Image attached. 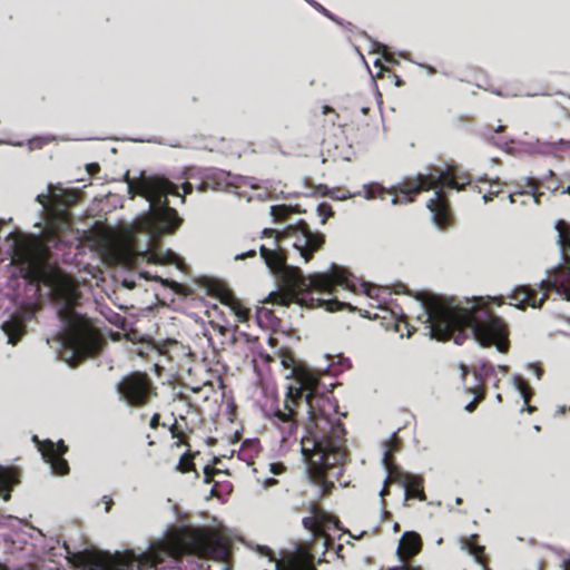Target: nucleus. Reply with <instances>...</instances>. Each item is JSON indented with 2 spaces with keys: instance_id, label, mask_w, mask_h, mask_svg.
<instances>
[{
  "instance_id": "obj_7",
  "label": "nucleus",
  "mask_w": 570,
  "mask_h": 570,
  "mask_svg": "<svg viewBox=\"0 0 570 570\" xmlns=\"http://www.w3.org/2000/svg\"><path fill=\"white\" fill-rule=\"evenodd\" d=\"M469 180L459 181L455 174H445L438 169H432L428 175L419 174L389 189L390 194L395 195L391 199L392 205L409 204L413 200L411 193L435 189L434 196L429 199L426 207L431 212L432 220L438 228H445L450 222V210L444 198L443 186L462 190Z\"/></svg>"
},
{
  "instance_id": "obj_42",
  "label": "nucleus",
  "mask_w": 570,
  "mask_h": 570,
  "mask_svg": "<svg viewBox=\"0 0 570 570\" xmlns=\"http://www.w3.org/2000/svg\"><path fill=\"white\" fill-rule=\"evenodd\" d=\"M561 194L562 195H570V186L566 187L564 189L561 190Z\"/></svg>"
},
{
  "instance_id": "obj_55",
  "label": "nucleus",
  "mask_w": 570,
  "mask_h": 570,
  "mask_svg": "<svg viewBox=\"0 0 570 570\" xmlns=\"http://www.w3.org/2000/svg\"><path fill=\"white\" fill-rule=\"evenodd\" d=\"M0 570H7L4 566L0 564Z\"/></svg>"
},
{
  "instance_id": "obj_50",
  "label": "nucleus",
  "mask_w": 570,
  "mask_h": 570,
  "mask_svg": "<svg viewBox=\"0 0 570 570\" xmlns=\"http://www.w3.org/2000/svg\"><path fill=\"white\" fill-rule=\"evenodd\" d=\"M426 71L432 72V67L425 66Z\"/></svg>"
},
{
  "instance_id": "obj_19",
  "label": "nucleus",
  "mask_w": 570,
  "mask_h": 570,
  "mask_svg": "<svg viewBox=\"0 0 570 570\" xmlns=\"http://www.w3.org/2000/svg\"><path fill=\"white\" fill-rule=\"evenodd\" d=\"M511 382L514 389L519 392L520 396L523 399L524 405H527V411L532 413L535 410V407L529 405L530 394L527 391V386L523 380L520 376H513Z\"/></svg>"
},
{
  "instance_id": "obj_27",
  "label": "nucleus",
  "mask_w": 570,
  "mask_h": 570,
  "mask_svg": "<svg viewBox=\"0 0 570 570\" xmlns=\"http://www.w3.org/2000/svg\"><path fill=\"white\" fill-rule=\"evenodd\" d=\"M318 214L323 217L322 223L324 224L326 218L332 216V208L328 205L322 204L318 206Z\"/></svg>"
},
{
  "instance_id": "obj_15",
  "label": "nucleus",
  "mask_w": 570,
  "mask_h": 570,
  "mask_svg": "<svg viewBox=\"0 0 570 570\" xmlns=\"http://www.w3.org/2000/svg\"><path fill=\"white\" fill-rule=\"evenodd\" d=\"M421 550V538L415 532H405L397 547V554L402 559H406L417 554Z\"/></svg>"
},
{
  "instance_id": "obj_10",
  "label": "nucleus",
  "mask_w": 570,
  "mask_h": 570,
  "mask_svg": "<svg viewBox=\"0 0 570 570\" xmlns=\"http://www.w3.org/2000/svg\"><path fill=\"white\" fill-rule=\"evenodd\" d=\"M117 391L119 400L127 405H142L155 395L150 380L142 373L124 376L117 384Z\"/></svg>"
},
{
  "instance_id": "obj_22",
  "label": "nucleus",
  "mask_w": 570,
  "mask_h": 570,
  "mask_svg": "<svg viewBox=\"0 0 570 570\" xmlns=\"http://www.w3.org/2000/svg\"><path fill=\"white\" fill-rule=\"evenodd\" d=\"M469 392H470L471 394H473V401H471L470 403H468V404L465 405V407H464V409H465V411H468V412H472V411H474V409H475V403H476V401L481 400V399H482V396H483V391H482V387H481V383H480V382H478L475 386L470 387V389H469Z\"/></svg>"
},
{
  "instance_id": "obj_40",
  "label": "nucleus",
  "mask_w": 570,
  "mask_h": 570,
  "mask_svg": "<svg viewBox=\"0 0 570 570\" xmlns=\"http://www.w3.org/2000/svg\"><path fill=\"white\" fill-rule=\"evenodd\" d=\"M209 470H210L209 466H206L205 470H204L205 475H206L205 476V482H209V474H210Z\"/></svg>"
},
{
  "instance_id": "obj_51",
  "label": "nucleus",
  "mask_w": 570,
  "mask_h": 570,
  "mask_svg": "<svg viewBox=\"0 0 570 570\" xmlns=\"http://www.w3.org/2000/svg\"><path fill=\"white\" fill-rule=\"evenodd\" d=\"M402 81L400 79L396 80L395 85L401 86Z\"/></svg>"
},
{
  "instance_id": "obj_49",
  "label": "nucleus",
  "mask_w": 570,
  "mask_h": 570,
  "mask_svg": "<svg viewBox=\"0 0 570 570\" xmlns=\"http://www.w3.org/2000/svg\"><path fill=\"white\" fill-rule=\"evenodd\" d=\"M508 198H509V202H510V203H514V197H513V195H509V197H508Z\"/></svg>"
},
{
  "instance_id": "obj_31",
  "label": "nucleus",
  "mask_w": 570,
  "mask_h": 570,
  "mask_svg": "<svg viewBox=\"0 0 570 570\" xmlns=\"http://www.w3.org/2000/svg\"><path fill=\"white\" fill-rule=\"evenodd\" d=\"M374 66H375L376 68H379V72H377V75H376V76H372V78H374V77H381V76H382V73H383L384 71H387V68H386V67L381 62V58H377V59L374 61Z\"/></svg>"
},
{
  "instance_id": "obj_39",
  "label": "nucleus",
  "mask_w": 570,
  "mask_h": 570,
  "mask_svg": "<svg viewBox=\"0 0 570 570\" xmlns=\"http://www.w3.org/2000/svg\"><path fill=\"white\" fill-rule=\"evenodd\" d=\"M215 330H217L219 332V334L224 335L225 332H226V327L222 326V325H217L215 326Z\"/></svg>"
},
{
  "instance_id": "obj_25",
  "label": "nucleus",
  "mask_w": 570,
  "mask_h": 570,
  "mask_svg": "<svg viewBox=\"0 0 570 570\" xmlns=\"http://www.w3.org/2000/svg\"><path fill=\"white\" fill-rule=\"evenodd\" d=\"M269 212L274 219H279V218L286 216L287 213L289 212V209L287 206H284V205H275V206H271Z\"/></svg>"
},
{
  "instance_id": "obj_54",
  "label": "nucleus",
  "mask_w": 570,
  "mask_h": 570,
  "mask_svg": "<svg viewBox=\"0 0 570 570\" xmlns=\"http://www.w3.org/2000/svg\"><path fill=\"white\" fill-rule=\"evenodd\" d=\"M156 281L164 282L160 277H155Z\"/></svg>"
},
{
  "instance_id": "obj_32",
  "label": "nucleus",
  "mask_w": 570,
  "mask_h": 570,
  "mask_svg": "<svg viewBox=\"0 0 570 570\" xmlns=\"http://www.w3.org/2000/svg\"><path fill=\"white\" fill-rule=\"evenodd\" d=\"M255 255H256V252H255L254 249H252V250H248V252H246V253H243V254H238V255H236V256H235V259H236V261H237V259H243V258H245V257H253V256H255Z\"/></svg>"
},
{
  "instance_id": "obj_46",
  "label": "nucleus",
  "mask_w": 570,
  "mask_h": 570,
  "mask_svg": "<svg viewBox=\"0 0 570 570\" xmlns=\"http://www.w3.org/2000/svg\"><path fill=\"white\" fill-rule=\"evenodd\" d=\"M566 411H567V407H566V406H560V407L558 409V412H560V413H562V414H564V413H566Z\"/></svg>"
},
{
  "instance_id": "obj_30",
  "label": "nucleus",
  "mask_w": 570,
  "mask_h": 570,
  "mask_svg": "<svg viewBox=\"0 0 570 570\" xmlns=\"http://www.w3.org/2000/svg\"><path fill=\"white\" fill-rule=\"evenodd\" d=\"M311 6H313L317 11H320L321 13H323L324 16L326 17H330L331 18V14L330 12L323 7L321 6L320 3L313 1V0H306Z\"/></svg>"
},
{
  "instance_id": "obj_48",
  "label": "nucleus",
  "mask_w": 570,
  "mask_h": 570,
  "mask_svg": "<svg viewBox=\"0 0 570 570\" xmlns=\"http://www.w3.org/2000/svg\"><path fill=\"white\" fill-rule=\"evenodd\" d=\"M500 371H501L502 374H505V372H507L505 366H500Z\"/></svg>"
},
{
  "instance_id": "obj_41",
  "label": "nucleus",
  "mask_w": 570,
  "mask_h": 570,
  "mask_svg": "<svg viewBox=\"0 0 570 570\" xmlns=\"http://www.w3.org/2000/svg\"><path fill=\"white\" fill-rule=\"evenodd\" d=\"M529 196H531L533 198V202L535 204H539V195H535V194L531 193V194H529Z\"/></svg>"
},
{
  "instance_id": "obj_34",
  "label": "nucleus",
  "mask_w": 570,
  "mask_h": 570,
  "mask_svg": "<svg viewBox=\"0 0 570 570\" xmlns=\"http://www.w3.org/2000/svg\"><path fill=\"white\" fill-rule=\"evenodd\" d=\"M158 421H159V414H154L150 419V422H149V425L151 429H155L158 426Z\"/></svg>"
},
{
  "instance_id": "obj_38",
  "label": "nucleus",
  "mask_w": 570,
  "mask_h": 570,
  "mask_svg": "<svg viewBox=\"0 0 570 570\" xmlns=\"http://www.w3.org/2000/svg\"><path fill=\"white\" fill-rule=\"evenodd\" d=\"M99 168L98 164H89L87 165V169L89 171L97 170Z\"/></svg>"
},
{
  "instance_id": "obj_8",
  "label": "nucleus",
  "mask_w": 570,
  "mask_h": 570,
  "mask_svg": "<svg viewBox=\"0 0 570 570\" xmlns=\"http://www.w3.org/2000/svg\"><path fill=\"white\" fill-rule=\"evenodd\" d=\"M558 232L557 244L561 254L563 267L557 268L547 281L540 284V291L530 286H519L510 295V304L524 308L531 306L538 308L547 297V289L552 288L561 298L570 301V237L567 234L563 222L556 224Z\"/></svg>"
},
{
  "instance_id": "obj_9",
  "label": "nucleus",
  "mask_w": 570,
  "mask_h": 570,
  "mask_svg": "<svg viewBox=\"0 0 570 570\" xmlns=\"http://www.w3.org/2000/svg\"><path fill=\"white\" fill-rule=\"evenodd\" d=\"M395 448L396 439L393 435L390 442L385 444V449L381 459L383 468L389 473V478L394 479L395 482H399L404 487V501H407L411 498H417L419 500L424 501L425 494L422 489L421 478L404 473L392 463L391 455Z\"/></svg>"
},
{
  "instance_id": "obj_14",
  "label": "nucleus",
  "mask_w": 570,
  "mask_h": 570,
  "mask_svg": "<svg viewBox=\"0 0 570 570\" xmlns=\"http://www.w3.org/2000/svg\"><path fill=\"white\" fill-rule=\"evenodd\" d=\"M213 294L219 302L226 305L235 315L238 323H245L248 320V311L244 308L240 303L232 295V293L220 285L213 288Z\"/></svg>"
},
{
  "instance_id": "obj_3",
  "label": "nucleus",
  "mask_w": 570,
  "mask_h": 570,
  "mask_svg": "<svg viewBox=\"0 0 570 570\" xmlns=\"http://www.w3.org/2000/svg\"><path fill=\"white\" fill-rule=\"evenodd\" d=\"M282 363L289 370L286 379L291 382L286 387L284 409L273 413L272 423L281 431L282 440L285 441L296 429V404L305 402L308 415L306 430L311 439L304 442L302 452L311 464V481L327 492L333 487L327 470L335 469L345 461L342 440L344 430L340 424L331 423L323 413H318L314 403L320 382L318 373L307 364L295 362L291 357L283 358Z\"/></svg>"
},
{
  "instance_id": "obj_17",
  "label": "nucleus",
  "mask_w": 570,
  "mask_h": 570,
  "mask_svg": "<svg viewBox=\"0 0 570 570\" xmlns=\"http://www.w3.org/2000/svg\"><path fill=\"white\" fill-rule=\"evenodd\" d=\"M461 549L472 557L476 562L482 561L484 548L476 543V535H471L461 541Z\"/></svg>"
},
{
  "instance_id": "obj_52",
  "label": "nucleus",
  "mask_w": 570,
  "mask_h": 570,
  "mask_svg": "<svg viewBox=\"0 0 570 570\" xmlns=\"http://www.w3.org/2000/svg\"><path fill=\"white\" fill-rule=\"evenodd\" d=\"M455 502H456V504H460L462 502V500L460 498H456Z\"/></svg>"
},
{
  "instance_id": "obj_1",
  "label": "nucleus",
  "mask_w": 570,
  "mask_h": 570,
  "mask_svg": "<svg viewBox=\"0 0 570 570\" xmlns=\"http://www.w3.org/2000/svg\"><path fill=\"white\" fill-rule=\"evenodd\" d=\"M79 197L76 189L49 185L46 193L37 195L42 219L35 224L40 235L12 232L7 236L11 263L19 267L30 283H42L49 288L51 301L62 323L56 338L59 357L73 366L92 356L102 340L89 318L76 311L79 293L72 278L47 263L50 246L59 242L58 233L68 230L71 215L68 208Z\"/></svg>"
},
{
  "instance_id": "obj_4",
  "label": "nucleus",
  "mask_w": 570,
  "mask_h": 570,
  "mask_svg": "<svg viewBox=\"0 0 570 570\" xmlns=\"http://www.w3.org/2000/svg\"><path fill=\"white\" fill-rule=\"evenodd\" d=\"M122 179L130 198L144 197L149 205L146 213L107 237V255L125 266L135 264L137 257L141 256L150 263L173 264L181 268L183 263L174 252L154 248L160 236L171 234L181 222L167 202L168 195H179L177 187L163 177L145 174L130 177L126 171Z\"/></svg>"
},
{
  "instance_id": "obj_36",
  "label": "nucleus",
  "mask_w": 570,
  "mask_h": 570,
  "mask_svg": "<svg viewBox=\"0 0 570 570\" xmlns=\"http://www.w3.org/2000/svg\"><path fill=\"white\" fill-rule=\"evenodd\" d=\"M183 188H184V191H185L186 194H189V193H191V190H193V185H191V184H189V183H185V184H184V186H183Z\"/></svg>"
},
{
  "instance_id": "obj_13",
  "label": "nucleus",
  "mask_w": 570,
  "mask_h": 570,
  "mask_svg": "<svg viewBox=\"0 0 570 570\" xmlns=\"http://www.w3.org/2000/svg\"><path fill=\"white\" fill-rule=\"evenodd\" d=\"M274 570H314L313 558L306 550L298 549L275 560Z\"/></svg>"
},
{
  "instance_id": "obj_56",
  "label": "nucleus",
  "mask_w": 570,
  "mask_h": 570,
  "mask_svg": "<svg viewBox=\"0 0 570 570\" xmlns=\"http://www.w3.org/2000/svg\"><path fill=\"white\" fill-rule=\"evenodd\" d=\"M328 110V107H324V114H326Z\"/></svg>"
},
{
  "instance_id": "obj_37",
  "label": "nucleus",
  "mask_w": 570,
  "mask_h": 570,
  "mask_svg": "<svg viewBox=\"0 0 570 570\" xmlns=\"http://www.w3.org/2000/svg\"><path fill=\"white\" fill-rule=\"evenodd\" d=\"M530 368L532 370V372L537 375V377L539 379L540 377V368L537 366V365H530Z\"/></svg>"
},
{
  "instance_id": "obj_12",
  "label": "nucleus",
  "mask_w": 570,
  "mask_h": 570,
  "mask_svg": "<svg viewBox=\"0 0 570 570\" xmlns=\"http://www.w3.org/2000/svg\"><path fill=\"white\" fill-rule=\"evenodd\" d=\"M38 305L29 303L22 307L20 313L10 315V317L1 324V332L8 344H17L26 333V321L33 317Z\"/></svg>"
},
{
  "instance_id": "obj_5",
  "label": "nucleus",
  "mask_w": 570,
  "mask_h": 570,
  "mask_svg": "<svg viewBox=\"0 0 570 570\" xmlns=\"http://www.w3.org/2000/svg\"><path fill=\"white\" fill-rule=\"evenodd\" d=\"M501 303V298L497 296L472 297L463 305L433 297L423 303V313L419 320L424 318L428 335L435 340H448L459 332L454 337L458 343L460 334L469 331L480 345L494 344L499 352H504L507 350L504 323L488 309L490 304L500 305Z\"/></svg>"
},
{
  "instance_id": "obj_29",
  "label": "nucleus",
  "mask_w": 570,
  "mask_h": 570,
  "mask_svg": "<svg viewBox=\"0 0 570 570\" xmlns=\"http://www.w3.org/2000/svg\"><path fill=\"white\" fill-rule=\"evenodd\" d=\"M257 482L265 489H268L271 487H274L276 483H277V480L274 479V478H264V479H261L258 478L257 479Z\"/></svg>"
},
{
  "instance_id": "obj_47",
  "label": "nucleus",
  "mask_w": 570,
  "mask_h": 570,
  "mask_svg": "<svg viewBox=\"0 0 570 570\" xmlns=\"http://www.w3.org/2000/svg\"><path fill=\"white\" fill-rule=\"evenodd\" d=\"M361 111H362L363 115H366L368 112V108L364 107V108L361 109Z\"/></svg>"
},
{
  "instance_id": "obj_2",
  "label": "nucleus",
  "mask_w": 570,
  "mask_h": 570,
  "mask_svg": "<svg viewBox=\"0 0 570 570\" xmlns=\"http://www.w3.org/2000/svg\"><path fill=\"white\" fill-rule=\"evenodd\" d=\"M263 237L273 238L271 246L261 245L259 252L266 266L275 274L279 275V287L271 292L263 299L265 304L288 305L291 303L306 304L309 307H323L328 312L342 309L347 306L346 303L337 298H306L301 296L305 293L316 291L331 295L335 286L343 289L356 292L355 285L350 281V273L342 266L331 265L322 273L305 276L297 267L286 264L285 249L293 247L305 263L309 262L315 252L323 246V235L313 233L304 223L289 225L284 230L265 228Z\"/></svg>"
},
{
  "instance_id": "obj_26",
  "label": "nucleus",
  "mask_w": 570,
  "mask_h": 570,
  "mask_svg": "<svg viewBox=\"0 0 570 570\" xmlns=\"http://www.w3.org/2000/svg\"><path fill=\"white\" fill-rule=\"evenodd\" d=\"M363 293L368 296L370 298H377V294L380 292V287L375 285H371L368 283H362L361 284Z\"/></svg>"
},
{
  "instance_id": "obj_28",
  "label": "nucleus",
  "mask_w": 570,
  "mask_h": 570,
  "mask_svg": "<svg viewBox=\"0 0 570 570\" xmlns=\"http://www.w3.org/2000/svg\"><path fill=\"white\" fill-rule=\"evenodd\" d=\"M267 466H268V471L273 475H279L285 470V466L282 463H269Z\"/></svg>"
},
{
  "instance_id": "obj_24",
  "label": "nucleus",
  "mask_w": 570,
  "mask_h": 570,
  "mask_svg": "<svg viewBox=\"0 0 570 570\" xmlns=\"http://www.w3.org/2000/svg\"><path fill=\"white\" fill-rule=\"evenodd\" d=\"M193 466H194V464L191 462V459L187 454H184L179 459L178 464H177V469L181 473H187V472L191 471Z\"/></svg>"
},
{
  "instance_id": "obj_18",
  "label": "nucleus",
  "mask_w": 570,
  "mask_h": 570,
  "mask_svg": "<svg viewBox=\"0 0 570 570\" xmlns=\"http://www.w3.org/2000/svg\"><path fill=\"white\" fill-rule=\"evenodd\" d=\"M16 482L17 479L12 471L0 466V492H3V501H8L10 499L9 489Z\"/></svg>"
},
{
  "instance_id": "obj_23",
  "label": "nucleus",
  "mask_w": 570,
  "mask_h": 570,
  "mask_svg": "<svg viewBox=\"0 0 570 570\" xmlns=\"http://www.w3.org/2000/svg\"><path fill=\"white\" fill-rule=\"evenodd\" d=\"M374 52L380 53L381 58H384L390 63H396L395 58L389 52L387 47L383 43H374Z\"/></svg>"
},
{
  "instance_id": "obj_20",
  "label": "nucleus",
  "mask_w": 570,
  "mask_h": 570,
  "mask_svg": "<svg viewBox=\"0 0 570 570\" xmlns=\"http://www.w3.org/2000/svg\"><path fill=\"white\" fill-rule=\"evenodd\" d=\"M363 188L365 190L364 197L366 199H374L376 197L383 199L384 193L389 191V189L384 188L383 186H375L373 184H365L363 185Z\"/></svg>"
},
{
  "instance_id": "obj_44",
  "label": "nucleus",
  "mask_w": 570,
  "mask_h": 570,
  "mask_svg": "<svg viewBox=\"0 0 570 570\" xmlns=\"http://www.w3.org/2000/svg\"><path fill=\"white\" fill-rule=\"evenodd\" d=\"M400 570H421V569L420 568H415V567H403Z\"/></svg>"
},
{
  "instance_id": "obj_45",
  "label": "nucleus",
  "mask_w": 570,
  "mask_h": 570,
  "mask_svg": "<svg viewBox=\"0 0 570 570\" xmlns=\"http://www.w3.org/2000/svg\"><path fill=\"white\" fill-rule=\"evenodd\" d=\"M0 144H6L4 141H0ZM9 145H13V146H22V142H8Z\"/></svg>"
},
{
  "instance_id": "obj_21",
  "label": "nucleus",
  "mask_w": 570,
  "mask_h": 570,
  "mask_svg": "<svg viewBox=\"0 0 570 570\" xmlns=\"http://www.w3.org/2000/svg\"><path fill=\"white\" fill-rule=\"evenodd\" d=\"M479 181L490 183L493 186H497V189H492L483 195L482 199L484 203H489L501 191V183L498 179L490 180L487 176H481Z\"/></svg>"
},
{
  "instance_id": "obj_35",
  "label": "nucleus",
  "mask_w": 570,
  "mask_h": 570,
  "mask_svg": "<svg viewBox=\"0 0 570 570\" xmlns=\"http://www.w3.org/2000/svg\"><path fill=\"white\" fill-rule=\"evenodd\" d=\"M459 370L461 371V379L464 380V376H465V374L468 372L466 366L463 365V364H459Z\"/></svg>"
},
{
  "instance_id": "obj_11",
  "label": "nucleus",
  "mask_w": 570,
  "mask_h": 570,
  "mask_svg": "<svg viewBox=\"0 0 570 570\" xmlns=\"http://www.w3.org/2000/svg\"><path fill=\"white\" fill-rule=\"evenodd\" d=\"M32 441L37 444L38 451L42 459L50 465L51 471L57 475H65L69 472L68 462L62 455L68 451L63 441L57 443L51 440L40 441L38 436H32Z\"/></svg>"
},
{
  "instance_id": "obj_6",
  "label": "nucleus",
  "mask_w": 570,
  "mask_h": 570,
  "mask_svg": "<svg viewBox=\"0 0 570 570\" xmlns=\"http://www.w3.org/2000/svg\"><path fill=\"white\" fill-rule=\"evenodd\" d=\"M196 554L228 564L229 549L205 531L193 528H174L161 538L149 542L139 557L134 552H94L87 557V570H141L154 568L166 557Z\"/></svg>"
},
{
  "instance_id": "obj_33",
  "label": "nucleus",
  "mask_w": 570,
  "mask_h": 570,
  "mask_svg": "<svg viewBox=\"0 0 570 570\" xmlns=\"http://www.w3.org/2000/svg\"><path fill=\"white\" fill-rule=\"evenodd\" d=\"M386 474H389V473L386 472ZM389 481H395V480H394V479H391V478H389V475H386V479H385L384 485H383V488L381 489V491H380V493H379V494H380V497H382V498L387 493L386 485H387V482H389Z\"/></svg>"
},
{
  "instance_id": "obj_53",
  "label": "nucleus",
  "mask_w": 570,
  "mask_h": 570,
  "mask_svg": "<svg viewBox=\"0 0 570 570\" xmlns=\"http://www.w3.org/2000/svg\"><path fill=\"white\" fill-rule=\"evenodd\" d=\"M495 400L501 401V395H500V394H498V395L495 396Z\"/></svg>"
},
{
  "instance_id": "obj_16",
  "label": "nucleus",
  "mask_w": 570,
  "mask_h": 570,
  "mask_svg": "<svg viewBox=\"0 0 570 570\" xmlns=\"http://www.w3.org/2000/svg\"><path fill=\"white\" fill-rule=\"evenodd\" d=\"M328 522L335 523L331 517H327L323 512H315L314 515L303 519L304 528L309 530L314 537L322 535L324 527Z\"/></svg>"
},
{
  "instance_id": "obj_43",
  "label": "nucleus",
  "mask_w": 570,
  "mask_h": 570,
  "mask_svg": "<svg viewBox=\"0 0 570 570\" xmlns=\"http://www.w3.org/2000/svg\"><path fill=\"white\" fill-rule=\"evenodd\" d=\"M350 197H352V195L341 194L340 196H337V198L341 200L350 198Z\"/></svg>"
}]
</instances>
